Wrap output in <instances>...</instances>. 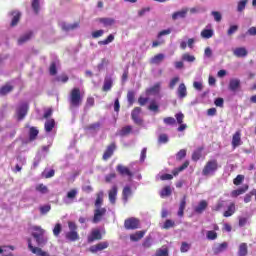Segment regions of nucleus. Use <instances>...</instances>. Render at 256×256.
Listing matches in <instances>:
<instances>
[{
	"label": "nucleus",
	"instance_id": "obj_47",
	"mask_svg": "<svg viewBox=\"0 0 256 256\" xmlns=\"http://www.w3.org/2000/svg\"><path fill=\"white\" fill-rule=\"evenodd\" d=\"M113 41H114V35L113 34H109V36H107V38L105 40H101L100 42H98V45L106 46L109 43H112Z\"/></svg>",
	"mask_w": 256,
	"mask_h": 256
},
{
	"label": "nucleus",
	"instance_id": "obj_5",
	"mask_svg": "<svg viewBox=\"0 0 256 256\" xmlns=\"http://www.w3.org/2000/svg\"><path fill=\"white\" fill-rule=\"evenodd\" d=\"M116 149H117L116 143L111 142L109 145H107L106 150H105L104 154L102 155V159L104 161H108V159H110L113 156L114 151H116Z\"/></svg>",
	"mask_w": 256,
	"mask_h": 256
},
{
	"label": "nucleus",
	"instance_id": "obj_54",
	"mask_svg": "<svg viewBox=\"0 0 256 256\" xmlns=\"http://www.w3.org/2000/svg\"><path fill=\"white\" fill-rule=\"evenodd\" d=\"M195 60H196L195 56H192L189 53H184L182 55V61H185V62H195Z\"/></svg>",
	"mask_w": 256,
	"mask_h": 256
},
{
	"label": "nucleus",
	"instance_id": "obj_51",
	"mask_svg": "<svg viewBox=\"0 0 256 256\" xmlns=\"http://www.w3.org/2000/svg\"><path fill=\"white\" fill-rule=\"evenodd\" d=\"M187 156V150L181 149L180 151L177 152L176 154V160L181 161Z\"/></svg>",
	"mask_w": 256,
	"mask_h": 256
},
{
	"label": "nucleus",
	"instance_id": "obj_46",
	"mask_svg": "<svg viewBox=\"0 0 256 256\" xmlns=\"http://www.w3.org/2000/svg\"><path fill=\"white\" fill-rule=\"evenodd\" d=\"M39 135V131L37 128L35 127H31L30 131H29V138L30 141H34L35 139H37V136Z\"/></svg>",
	"mask_w": 256,
	"mask_h": 256
},
{
	"label": "nucleus",
	"instance_id": "obj_57",
	"mask_svg": "<svg viewBox=\"0 0 256 256\" xmlns=\"http://www.w3.org/2000/svg\"><path fill=\"white\" fill-rule=\"evenodd\" d=\"M155 256H168V248L163 247L156 250Z\"/></svg>",
	"mask_w": 256,
	"mask_h": 256
},
{
	"label": "nucleus",
	"instance_id": "obj_2",
	"mask_svg": "<svg viewBox=\"0 0 256 256\" xmlns=\"http://www.w3.org/2000/svg\"><path fill=\"white\" fill-rule=\"evenodd\" d=\"M219 168L220 166L218 165V161L216 159L209 160L202 169V175L205 177L213 176L216 174Z\"/></svg>",
	"mask_w": 256,
	"mask_h": 256
},
{
	"label": "nucleus",
	"instance_id": "obj_55",
	"mask_svg": "<svg viewBox=\"0 0 256 256\" xmlns=\"http://www.w3.org/2000/svg\"><path fill=\"white\" fill-rule=\"evenodd\" d=\"M94 106H95V98H93V97L86 98L85 109H89Z\"/></svg>",
	"mask_w": 256,
	"mask_h": 256
},
{
	"label": "nucleus",
	"instance_id": "obj_58",
	"mask_svg": "<svg viewBox=\"0 0 256 256\" xmlns=\"http://www.w3.org/2000/svg\"><path fill=\"white\" fill-rule=\"evenodd\" d=\"M39 210H40V213H41L42 215H46L47 213L50 212V210H51V205H50V204H46V205L40 206Z\"/></svg>",
	"mask_w": 256,
	"mask_h": 256
},
{
	"label": "nucleus",
	"instance_id": "obj_45",
	"mask_svg": "<svg viewBox=\"0 0 256 256\" xmlns=\"http://www.w3.org/2000/svg\"><path fill=\"white\" fill-rule=\"evenodd\" d=\"M213 30L212 29H204L201 31V37L204 39H211L213 37Z\"/></svg>",
	"mask_w": 256,
	"mask_h": 256
},
{
	"label": "nucleus",
	"instance_id": "obj_16",
	"mask_svg": "<svg viewBox=\"0 0 256 256\" xmlns=\"http://www.w3.org/2000/svg\"><path fill=\"white\" fill-rule=\"evenodd\" d=\"M232 54H234L236 58H245L248 52L245 47H236L232 50Z\"/></svg>",
	"mask_w": 256,
	"mask_h": 256
},
{
	"label": "nucleus",
	"instance_id": "obj_32",
	"mask_svg": "<svg viewBox=\"0 0 256 256\" xmlns=\"http://www.w3.org/2000/svg\"><path fill=\"white\" fill-rule=\"evenodd\" d=\"M203 150H204V147H199V148H197L196 151L193 152L192 160L194 162H197L200 160V158L203 156Z\"/></svg>",
	"mask_w": 256,
	"mask_h": 256
},
{
	"label": "nucleus",
	"instance_id": "obj_8",
	"mask_svg": "<svg viewBox=\"0 0 256 256\" xmlns=\"http://www.w3.org/2000/svg\"><path fill=\"white\" fill-rule=\"evenodd\" d=\"M116 170L118 174L121 175L122 177L127 176L128 178H132L134 175L133 172H131V170L129 169V167L124 166L122 164H118Z\"/></svg>",
	"mask_w": 256,
	"mask_h": 256
},
{
	"label": "nucleus",
	"instance_id": "obj_38",
	"mask_svg": "<svg viewBox=\"0 0 256 256\" xmlns=\"http://www.w3.org/2000/svg\"><path fill=\"white\" fill-rule=\"evenodd\" d=\"M171 195H172V189H171L170 186H165L160 191V197L161 198L170 197Z\"/></svg>",
	"mask_w": 256,
	"mask_h": 256
},
{
	"label": "nucleus",
	"instance_id": "obj_29",
	"mask_svg": "<svg viewBox=\"0 0 256 256\" xmlns=\"http://www.w3.org/2000/svg\"><path fill=\"white\" fill-rule=\"evenodd\" d=\"M65 239L74 242L78 241L80 239V236L79 233H77V231H69L67 234H65Z\"/></svg>",
	"mask_w": 256,
	"mask_h": 256
},
{
	"label": "nucleus",
	"instance_id": "obj_33",
	"mask_svg": "<svg viewBox=\"0 0 256 256\" xmlns=\"http://www.w3.org/2000/svg\"><path fill=\"white\" fill-rule=\"evenodd\" d=\"M32 233L31 236H35V235H45L46 234V230H44L41 226H32Z\"/></svg>",
	"mask_w": 256,
	"mask_h": 256
},
{
	"label": "nucleus",
	"instance_id": "obj_28",
	"mask_svg": "<svg viewBox=\"0 0 256 256\" xmlns=\"http://www.w3.org/2000/svg\"><path fill=\"white\" fill-rule=\"evenodd\" d=\"M189 166V161L185 160L184 164H182L181 166H178L177 168L172 170V175L173 176H178L180 172H183L184 170H186Z\"/></svg>",
	"mask_w": 256,
	"mask_h": 256
},
{
	"label": "nucleus",
	"instance_id": "obj_49",
	"mask_svg": "<svg viewBox=\"0 0 256 256\" xmlns=\"http://www.w3.org/2000/svg\"><path fill=\"white\" fill-rule=\"evenodd\" d=\"M175 221L174 220H165L163 226H162V229H165V230H168V229H171V228H174L175 227Z\"/></svg>",
	"mask_w": 256,
	"mask_h": 256
},
{
	"label": "nucleus",
	"instance_id": "obj_53",
	"mask_svg": "<svg viewBox=\"0 0 256 256\" xmlns=\"http://www.w3.org/2000/svg\"><path fill=\"white\" fill-rule=\"evenodd\" d=\"M245 180V176L244 175H238L235 177L234 180H232V183L235 185V186H239L242 184V182Z\"/></svg>",
	"mask_w": 256,
	"mask_h": 256
},
{
	"label": "nucleus",
	"instance_id": "obj_23",
	"mask_svg": "<svg viewBox=\"0 0 256 256\" xmlns=\"http://www.w3.org/2000/svg\"><path fill=\"white\" fill-rule=\"evenodd\" d=\"M165 58H166V56L163 53H158L150 59V64L151 65H159L163 62V60Z\"/></svg>",
	"mask_w": 256,
	"mask_h": 256
},
{
	"label": "nucleus",
	"instance_id": "obj_3",
	"mask_svg": "<svg viewBox=\"0 0 256 256\" xmlns=\"http://www.w3.org/2000/svg\"><path fill=\"white\" fill-rule=\"evenodd\" d=\"M140 221L138 218L130 217L124 220V229L126 230H136L139 229Z\"/></svg>",
	"mask_w": 256,
	"mask_h": 256
},
{
	"label": "nucleus",
	"instance_id": "obj_52",
	"mask_svg": "<svg viewBox=\"0 0 256 256\" xmlns=\"http://www.w3.org/2000/svg\"><path fill=\"white\" fill-rule=\"evenodd\" d=\"M148 110L154 113H159V105L155 101H151L150 106H148Z\"/></svg>",
	"mask_w": 256,
	"mask_h": 256
},
{
	"label": "nucleus",
	"instance_id": "obj_63",
	"mask_svg": "<svg viewBox=\"0 0 256 256\" xmlns=\"http://www.w3.org/2000/svg\"><path fill=\"white\" fill-rule=\"evenodd\" d=\"M54 175H55V170H50L48 172H43L42 173V177L44 179H51L52 177H54Z\"/></svg>",
	"mask_w": 256,
	"mask_h": 256
},
{
	"label": "nucleus",
	"instance_id": "obj_34",
	"mask_svg": "<svg viewBox=\"0 0 256 256\" xmlns=\"http://www.w3.org/2000/svg\"><path fill=\"white\" fill-rule=\"evenodd\" d=\"M249 189V186H244L242 188H238L231 192V197H238L246 193V191Z\"/></svg>",
	"mask_w": 256,
	"mask_h": 256
},
{
	"label": "nucleus",
	"instance_id": "obj_44",
	"mask_svg": "<svg viewBox=\"0 0 256 256\" xmlns=\"http://www.w3.org/2000/svg\"><path fill=\"white\" fill-rule=\"evenodd\" d=\"M35 190L38 191L42 195H46L49 193V188L45 186L44 184H39L35 187Z\"/></svg>",
	"mask_w": 256,
	"mask_h": 256
},
{
	"label": "nucleus",
	"instance_id": "obj_43",
	"mask_svg": "<svg viewBox=\"0 0 256 256\" xmlns=\"http://www.w3.org/2000/svg\"><path fill=\"white\" fill-rule=\"evenodd\" d=\"M12 91H13V86L12 85H5V86H2V88L0 89V95L1 96H6Z\"/></svg>",
	"mask_w": 256,
	"mask_h": 256
},
{
	"label": "nucleus",
	"instance_id": "obj_6",
	"mask_svg": "<svg viewBox=\"0 0 256 256\" xmlns=\"http://www.w3.org/2000/svg\"><path fill=\"white\" fill-rule=\"evenodd\" d=\"M28 110H29L28 103H22L19 105L18 109H16V116L18 117L19 121H22L23 119H25V116L27 115Z\"/></svg>",
	"mask_w": 256,
	"mask_h": 256
},
{
	"label": "nucleus",
	"instance_id": "obj_50",
	"mask_svg": "<svg viewBox=\"0 0 256 256\" xmlns=\"http://www.w3.org/2000/svg\"><path fill=\"white\" fill-rule=\"evenodd\" d=\"M217 237H218V234L214 230H210V231L206 232V239H208L210 241L216 240Z\"/></svg>",
	"mask_w": 256,
	"mask_h": 256
},
{
	"label": "nucleus",
	"instance_id": "obj_39",
	"mask_svg": "<svg viewBox=\"0 0 256 256\" xmlns=\"http://www.w3.org/2000/svg\"><path fill=\"white\" fill-rule=\"evenodd\" d=\"M132 131H133V127L132 126H124L121 129V131H119V136L126 137V136L130 135Z\"/></svg>",
	"mask_w": 256,
	"mask_h": 256
},
{
	"label": "nucleus",
	"instance_id": "obj_15",
	"mask_svg": "<svg viewBox=\"0 0 256 256\" xmlns=\"http://www.w3.org/2000/svg\"><path fill=\"white\" fill-rule=\"evenodd\" d=\"M187 206V196L184 195L180 201V205L178 206L177 216L180 218L184 217V210Z\"/></svg>",
	"mask_w": 256,
	"mask_h": 256
},
{
	"label": "nucleus",
	"instance_id": "obj_7",
	"mask_svg": "<svg viewBox=\"0 0 256 256\" xmlns=\"http://www.w3.org/2000/svg\"><path fill=\"white\" fill-rule=\"evenodd\" d=\"M28 243V249L31 251L32 254H35L37 256H50L49 253L44 252L42 248L34 247L33 244L31 243V239H27Z\"/></svg>",
	"mask_w": 256,
	"mask_h": 256
},
{
	"label": "nucleus",
	"instance_id": "obj_24",
	"mask_svg": "<svg viewBox=\"0 0 256 256\" xmlns=\"http://www.w3.org/2000/svg\"><path fill=\"white\" fill-rule=\"evenodd\" d=\"M104 203V192H98L96 194V202H94V207H96V209H102L101 206Z\"/></svg>",
	"mask_w": 256,
	"mask_h": 256
},
{
	"label": "nucleus",
	"instance_id": "obj_27",
	"mask_svg": "<svg viewBox=\"0 0 256 256\" xmlns=\"http://www.w3.org/2000/svg\"><path fill=\"white\" fill-rule=\"evenodd\" d=\"M133 194V192L131 191L130 186H124L123 190H122V199L124 203H127V201H129V197Z\"/></svg>",
	"mask_w": 256,
	"mask_h": 256
},
{
	"label": "nucleus",
	"instance_id": "obj_21",
	"mask_svg": "<svg viewBox=\"0 0 256 256\" xmlns=\"http://www.w3.org/2000/svg\"><path fill=\"white\" fill-rule=\"evenodd\" d=\"M97 21L104 25V27H112L116 24V20L114 18H98Z\"/></svg>",
	"mask_w": 256,
	"mask_h": 256
},
{
	"label": "nucleus",
	"instance_id": "obj_26",
	"mask_svg": "<svg viewBox=\"0 0 256 256\" xmlns=\"http://www.w3.org/2000/svg\"><path fill=\"white\" fill-rule=\"evenodd\" d=\"M228 249V242H222L221 244H218V246H215L213 248V253L215 255L221 254L222 252L226 251Z\"/></svg>",
	"mask_w": 256,
	"mask_h": 256
},
{
	"label": "nucleus",
	"instance_id": "obj_25",
	"mask_svg": "<svg viewBox=\"0 0 256 256\" xmlns=\"http://www.w3.org/2000/svg\"><path fill=\"white\" fill-rule=\"evenodd\" d=\"M188 9H181L172 14V20L177 21L178 19H184L187 16Z\"/></svg>",
	"mask_w": 256,
	"mask_h": 256
},
{
	"label": "nucleus",
	"instance_id": "obj_62",
	"mask_svg": "<svg viewBox=\"0 0 256 256\" xmlns=\"http://www.w3.org/2000/svg\"><path fill=\"white\" fill-rule=\"evenodd\" d=\"M165 125H175L176 119L174 117H166L163 119Z\"/></svg>",
	"mask_w": 256,
	"mask_h": 256
},
{
	"label": "nucleus",
	"instance_id": "obj_42",
	"mask_svg": "<svg viewBox=\"0 0 256 256\" xmlns=\"http://www.w3.org/2000/svg\"><path fill=\"white\" fill-rule=\"evenodd\" d=\"M127 102L129 106H133L135 103V92L133 90L127 92Z\"/></svg>",
	"mask_w": 256,
	"mask_h": 256
},
{
	"label": "nucleus",
	"instance_id": "obj_48",
	"mask_svg": "<svg viewBox=\"0 0 256 256\" xmlns=\"http://www.w3.org/2000/svg\"><path fill=\"white\" fill-rule=\"evenodd\" d=\"M153 245V238L151 236H147L146 239H144L142 247L145 249L151 248Z\"/></svg>",
	"mask_w": 256,
	"mask_h": 256
},
{
	"label": "nucleus",
	"instance_id": "obj_61",
	"mask_svg": "<svg viewBox=\"0 0 256 256\" xmlns=\"http://www.w3.org/2000/svg\"><path fill=\"white\" fill-rule=\"evenodd\" d=\"M117 177L116 173H110L105 176V182L106 183H112L113 180H115Z\"/></svg>",
	"mask_w": 256,
	"mask_h": 256
},
{
	"label": "nucleus",
	"instance_id": "obj_13",
	"mask_svg": "<svg viewBox=\"0 0 256 256\" xmlns=\"http://www.w3.org/2000/svg\"><path fill=\"white\" fill-rule=\"evenodd\" d=\"M103 239V235L100 230H92L90 235L88 236V243H92L94 241H99Z\"/></svg>",
	"mask_w": 256,
	"mask_h": 256
},
{
	"label": "nucleus",
	"instance_id": "obj_41",
	"mask_svg": "<svg viewBox=\"0 0 256 256\" xmlns=\"http://www.w3.org/2000/svg\"><path fill=\"white\" fill-rule=\"evenodd\" d=\"M159 90H160V82L154 84V86H152L151 88H148L146 90V94L147 95L155 94V93H158Z\"/></svg>",
	"mask_w": 256,
	"mask_h": 256
},
{
	"label": "nucleus",
	"instance_id": "obj_17",
	"mask_svg": "<svg viewBox=\"0 0 256 256\" xmlns=\"http://www.w3.org/2000/svg\"><path fill=\"white\" fill-rule=\"evenodd\" d=\"M241 88V81L238 78H232L229 82V90L231 92H236Z\"/></svg>",
	"mask_w": 256,
	"mask_h": 256
},
{
	"label": "nucleus",
	"instance_id": "obj_11",
	"mask_svg": "<svg viewBox=\"0 0 256 256\" xmlns=\"http://www.w3.org/2000/svg\"><path fill=\"white\" fill-rule=\"evenodd\" d=\"M109 247V243L108 242H100L94 246H90L89 251L92 254H96L99 251H104L106 248Z\"/></svg>",
	"mask_w": 256,
	"mask_h": 256
},
{
	"label": "nucleus",
	"instance_id": "obj_60",
	"mask_svg": "<svg viewBox=\"0 0 256 256\" xmlns=\"http://www.w3.org/2000/svg\"><path fill=\"white\" fill-rule=\"evenodd\" d=\"M159 144H167L168 143V135L167 134H160L158 138Z\"/></svg>",
	"mask_w": 256,
	"mask_h": 256
},
{
	"label": "nucleus",
	"instance_id": "obj_30",
	"mask_svg": "<svg viewBox=\"0 0 256 256\" xmlns=\"http://www.w3.org/2000/svg\"><path fill=\"white\" fill-rule=\"evenodd\" d=\"M11 16H13V19L11 20V27H16L21 19V12L13 11L11 12Z\"/></svg>",
	"mask_w": 256,
	"mask_h": 256
},
{
	"label": "nucleus",
	"instance_id": "obj_59",
	"mask_svg": "<svg viewBox=\"0 0 256 256\" xmlns=\"http://www.w3.org/2000/svg\"><path fill=\"white\" fill-rule=\"evenodd\" d=\"M246 4H247V0H240V1L238 2V6H237L236 10H237L238 12H242L243 10H245Z\"/></svg>",
	"mask_w": 256,
	"mask_h": 256
},
{
	"label": "nucleus",
	"instance_id": "obj_9",
	"mask_svg": "<svg viewBox=\"0 0 256 256\" xmlns=\"http://www.w3.org/2000/svg\"><path fill=\"white\" fill-rule=\"evenodd\" d=\"M105 215L106 208H96V210H94L93 223H100V221L103 220V217H105Z\"/></svg>",
	"mask_w": 256,
	"mask_h": 256
},
{
	"label": "nucleus",
	"instance_id": "obj_14",
	"mask_svg": "<svg viewBox=\"0 0 256 256\" xmlns=\"http://www.w3.org/2000/svg\"><path fill=\"white\" fill-rule=\"evenodd\" d=\"M187 95H188L187 86H185L184 83L178 84V88H177L178 99H184L187 97Z\"/></svg>",
	"mask_w": 256,
	"mask_h": 256
},
{
	"label": "nucleus",
	"instance_id": "obj_1",
	"mask_svg": "<svg viewBox=\"0 0 256 256\" xmlns=\"http://www.w3.org/2000/svg\"><path fill=\"white\" fill-rule=\"evenodd\" d=\"M83 104V96L81 95L80 88H74L69 94V108L77 109Z\"/></svg>",
	"mask_w": 256,
	"mask_h": 256
},
{
	"label": "nucleus",
	"instance_id": "obj_18",
	"mask_svg": "<svg viewBox=\"0 0 256 256\" xmlns=\"http://www.w3.org/2000/svg\"><path fill=\"white\" fill-rule=\"evenodd\" d=\"M208 208V202L205 200H202L198 203L196 208H194V213L197 214H203L205 210Z\"/></svg>",
	"mask_w": 256,
	"mask_h": 256
},
{
	"label": "nucleus",
	"instance_id": "obj_37",
	"mask_svg": "<svg viewBox=\"0 0 256 256\" xmlns=\"http://www.w3.org/2000/svg\"><path fill=\"white\" fill-rule=\"evenodd\" d=\"M113 87V80L112 78H105L104 86H102V91L108 92Z\"/></svg>",
	"mask_w": 256,
	"mask_h": 256
},
{
	"label": "nucleus",
	"instance_id": "obj_40",
	"mask_svg": "<svg viewBox=\"0 0 256 256\" xmlns=\"http://www.w3.org/2000/svg\"><path fill=\"white\" fill-rule=\"evenodd\" d=\"M179 82H180L179 76H175V77L171 78V80L169 81V84H168L169 90H174L176 85L179 84Z\"/></svg>",
	"mask_w": 256,
	"mask_h": 256
},
{
	"label": "nucleus",
	"instance_id": "obj_22",
	"mask_svg": "<svg viewBox=\"0 0 256 256\" xmlns=\"http://www.w3.org/2000/svg\"><path fill=\"white\" fill-rule=\"evenodd\" d=\"M32 238L35 239L36 244H38L39 247L45 246L47 244V241H49V239L45 235H34L32 236Z\"/></svg>",
	"mask_w": 256,
	"mask_h": 256
},
{
	"label": "nucleus",
	"instance_id": "obj_31",
	"mask_svg": "<svg viewBox=\"0 0 256 256\" xmlns=\"http://www.w3.org/2000/svg\"><path fill=\"white\" fill-rule=\"evenodd\" d=\"M249 250L247 248V244L245 242L240 243L238 247V256H247Z\"/></svg>",
	"mask_w": 256,
	"mask_h": 256
},
{
	"label": "nucleus",
	"instance_id": "obj_19",
	"mask_svg": "<svg viewBox=\"0 0 256 256\" xmlns=\"http://www.w3.org/2000/svg\"><path fill=\"white\" fill-rule=\"evenodd\" d=\"M146 235V230H140L130 235V241L138 242Z\"/></svg>",
	"mask_w": 256,
	"mask_h": 256
},
{
	"label": "nucleus",
	"instance_id": "obj_12",
	"mask_svg": "<svg viewBox=\"0 0 256 256\" xmlns=\"http://www.w3.org/2000/svg\"><path fill=\"white\" fill-rule=\"evenodd\" d=\"M33 36H34V32L33 31H28V32L24 33L17 40L18 46H22L23 44L29 42L31 40V38H33Z\"/></svg>",
	"mask_w": 256,
	"mask_h": 256
},
{
	"label": "nucleus",
	"instance_id": "obj_36",
	"mask_svg": "<svg viewBox=\"0 0 256 256\" xmlns=\"http://www.w3.org/2000/svg\"><path fill=\"white\" fill-rule=\"evenodd\" d=\"M235 213V204L231 203L229 207H227V211L223 212V217L229 218L232 217Z\"/></svg>",
	"mask_w": 256,
	"mask_h": 256
},
{
	"label": "nucleus",
	"instance_id": "obj_4",
	"mask_svg": "<svg viewBox=\"0 0 256 256\" xmlns=\"http://www.w3.org/2000/svg\"><path fill=\"white\" fill-rule=\"evenodd\" d=\"M142 113L141 107L136 106L132 111H131V119L134 121L135 125L138 126H143V119L140 117Z\"/></svg>",
	"mask_w": 256,
	"mask_h": 256
},
{
	"label": "nucleus",
	"instance_id": "obj_64",
	"mask_svg": "<svg viewBox=\"0 0 256 256\" xmlns=\"http://www.w3.org/2000/svg\"><path fill=\"white\" fill-rule=\"evenodd\" d=\"M77 196V190L75 188L71 189L68 193H67V198L70 200L75 199Z\"/></svg>",
	"mask_w": 256,
	"mask_h": 256
},
{
	"label": "nucleus",
	"instance_id": "obj_35",
	"mask_svg": "<svg viewBox=\"0 0 256 256\" xmlns=\"http://www.w3.org/2000/svg\"><path fill=\"white\" fill-rule=\"evenodd\" d=\"M55 128V120L48 119L46 123H44V129L47 133H50Z\"/></svg>",
	"mask_w": 256,
	"mask_h": 256
},
{
	"label": "nucleus",
	"instance_id": "obj_20",
	"mask_svg": "<svg viewBox=\"0 0 256 256\" xmlns=\"http://www.w3.org/2000/svg\"><path fill=\"white\" fill-rule=\"evenodd\" d=\"M117 194H118V187L116 185H114L109 190V201H110V204H113V205L116 204Z\"/></svg>",
	"mask_w": 256,
	"mask_h": 256
},
{
	"label": "nucleus",
	"instance_id": "obj_56",
	"mask_svg": "<svg viewBox=\"0 0 256 256\" xmlns=\"http://www.w3.org/2000/svg\"><path fill=\"white\" fill-rule=\"evenodd\" d=\"M61 232H62V224L56 223L55 228H53V235H55V237H59Z\"/></svg>",
	"mask_w": 256,
	"mask_h": 256
},
{
	"label": "nucleus",
	"instance_id": "obj_10",
	"mask_svg": "<svg viewBox=\"0 0 256 256\" xmlns=\"http://www.w3.org/2000/svg\"><path fill=\"white\" fill-rule=\"evenodd\" d=\"M241 145H242L241 130H238L234 133V135H232L231 146H232V149H236Z\"/></svg>",
	"mask_w": 256,
	"mask_h": 256
}]
</instances>
